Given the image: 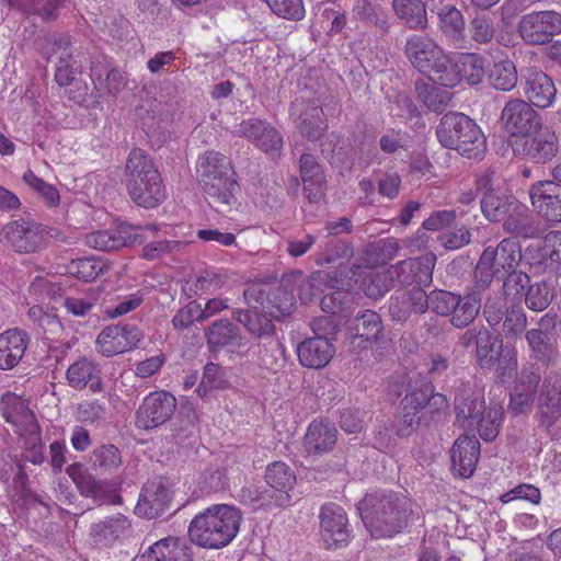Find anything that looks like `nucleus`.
<instances>
[{
    "mask_svg": "<svg viewBox=\"0 0 561 561\" xmlns=\"http://www.w3.org/2000/svg\"><path fill=\"white\" fill-rule=\"evenodd\" d=\"M391 8L401 24L414 31L428 26L426 3L423 0H392Z\"/></svg>",
    "mask_w": 561,
    "mask_h": 561,
    "instance_id": "obj_39",
    "label": "nucleus"
},
{
    "mask_svg": "<svg viewBox=\"0 0 561 561\" xmlns=\"http://www.w3.org/2000/svg\"><path fill=\"white\" fill-rule=\"evenodd\" d=\"M502 340L493 336L490 331L480 330V336L476 345V358L479 366L483 369H491L502 354Z\"/></svg>",
    "mask_w": 561,
    "mask_h": 561,
    "instance_id": "obj_45",
    "label": "nucleus"
},
{
    "mask_svg": "<svg viewBox=\"0 0 561 561\" xmlns=\"http://www.w3.org/2000/svg\"><path fill=\"white\" fill-rule=\"evenodd\" d=\"M513 151L533 163L546 164L558 154L559 138L552 129L543 128L515 140Z\"/></svg>",
    "mask_w": 561,
    "mask_h": 561,
    "instance_id": "obj_13",
    "label": "nucleus"
},
{
    "mask_svg": "<svg viewBox=\"0 0 561 561\" xmlns=\"http://www.w3.org/2000/svg\"><path fill=\"white\" fill-rule=\"evenodd\" d=\"M77 420L85 424H95L105 420L106 405L99 400H88L78 404Z\"/></svg>",
    "mask_w": 561,
    "mask_h": 561,
    "instance_id": "obj_64",
    "label": "nucleus"
},
{
    "mask_svg": "<svg viewBox=\"0 0 561 561\" xmlns=\"http://www.w3.org/2000/svg\"><path fill=\"white\" fill-rule=\"evenodd\" d=\"M243 297L251 308H263L274 319L288 316L294 310L295 295L277 280L254 282L244 289Z\"/></svg>",
    "mask_w": 561,
    "mask_h": 561,
    "instance_id": "obj_10",
    "label": "nucleus"
},
{
    "mask_svg": "<svg viewBox=\"0 0 561 561\" xmlns=\"http://www.w3.org/2000/svg\"><path fill=\"white\" fill-rule=\"evenodd\" d=\"M336 428L322 421H313L305 436V447L309 454L321 455L331 450L336 443Z\"/></svg>",
    "mask_w": 561,
    "mask_h": 561,
    "instance_id": "obj_41",
    "label": "nucleus"
},
{
    "mask_svg": "<svg viewBox=\"0 0 561 561\" xmlns=\"http://www.w3.org/2000/svg\"><path fill=\"white\" fill-rule=\"evenodd\" d=\"M299 171L304 183V192L309 202H320L327 190L322 167L312 154L304 153L299 159Z\"/></svg>",
    "mask_w": 561,
    "mask_h": 561,
    "instance_id": "obj_32",
    "label": "nucleus"
},
{
    "mask_svg": "<svg viewBox=\"0 0 561 561\" xmlns=\"http://www.w3.org/2000/svg\"><path fill=\"white\" fill-rule=\"evenodd\" d=\"M170 501V490L161 481H148L141 489L135 512L148 519L157 518L165 512Z\"/></svg>",
    "mask_w": 561,
    "mask_h": 561,
    "instance_id": "obj_27",
    "label": "nucleus"
},
{
    "mask_svg": "<svg viewBox=\"0 0 561 561\" xmlns=\"http://www.w3.org/2000/svg\"><path fill=\"white\" fill-rule=\"evenodd\" d=\"M534 210L547 221L561 222V185L554 181H539L530 186Z\"/></svg>",
    "mask_w": 561,
    "mask_h": 561,
    "instance_id": "obj_21",
    "label": "nucleus"
},
{
    "mask_svg": "<svg viewBox=\"0 0 561 561\" xmlns=\"http://www.w3.org/2000/svg\"><path fill=\"white\" fill-rule=\"evenodd\" d=\"M382 322L380 316L371 310H365L358 313L350 327L352 333L351 344L355 348L356 346H363L364 348L376 341L382 332Z\"/></svg>",
    "mask_w": 561,
    "mask_h": 561,
    "instance_id": "obj_37",
    "label": "nucleus"
},
{
    "mask_svg": "<svg viewBox=\"0 0 561 561\" xmlns=\"http://www.w3.org/2000/svg\"><path fill=\"white\" fill-rule=\"evenodd\" d=\"M241 522L240 510L227 504H216L191 520L188 536L193 543L202 548L220 549L236 538Z\"/></svg>",
    "mask_w": 561,
    "mask_h": 561,
    "instance_id": "obj_4",
    "label": "nucleus"
},
{
    "mask_svg": "<svg viewBox=\"0 0 561 561\" xmlns=\"http://www.w3.org/2000/svg\"><path fill=\"white\" fill-rule=\"evenodd\" d=\"M268 8L276 15L291 20L299 21L305 16V7L302 0H264Z\"/></svg>",
    "mask_w": 561,
    "mask_h": 561,
    "instance_id": "obj_62",
    "label": "nucleus"
},
{
    "mask_svg": "<svg viewBox=\"0 0 561 561\" xmlns=\"http://www.w3.org/2000/svg\"><path fill=\"white\" fill-rule=\"evenodd\" d=\"M552 299V289L546 282L530 285L525 294V304L534 311L545 310L551 304Z\"/></svg>",
    "mask_w": 561,
    "mask_h": 561,
    "instance_id": "obj_57",
    "label": "nucleus"
},
{
    "mask_svg": "<svg viewBox=\"0 0 561 561\" xmlns=\"http://www.w3.org/2000/svg\"><path fill=\"white\" fill-rule=\"evenodd\" d=\"M404 54L411 65L431 82L442 85L448 80V60L443 48L431 37L414 34L404 46Z\"/></svg>",
    "mask_w": 561,
    "mask_h": 561,
    "instance_id": "obj_8",
    "label": "nucleus"
},
{
    "mask_svg": "<svg viewBox=\"0 0 561 561\" xmlns=\"http://www.w3.org/2000/svg\"><path fill=\"white\" fill-rule=\"evenodd\" d=\"M457 218V213L454 209H444L433 211L422 224L421 229L417 231L419 239L427 242L424 239L426 231H439L454 224Z\"/></svg>",
    "mask_w": 561,
    "mask_h": 561,
    "instance_id": "obj_60",
    "label": "nucleus"
},
{
    "mask_svg": "<svg viewBox=\"0 0 561 561\" xmlns=\"http://www.w3.org/2000/svg\"><path fill=\"white\" fill-rule=\"evenodd\" d=\"M1 410L4 420L12 424L19 435L37 432V421L30 410L27 402L14 393H7L1 400Z\"/></svg>",
    "mask_w": 561,
    "mask_h": 561,
    "instance_id": "obj_26",
    "label": "nucleus"
},
{
    "mask_svg": "<svg viewBox=\"0 0 561 561\" xmlns=\"http://www.w3.org/2000/svg\"><path fill=\"white\" fill-rule=\"evenodd\" d=\"M520 73L527 100L539 108L551 106L557 94L552 79L537 67L524 68Z\"/></svg>",
    "mask_w": 561,
    "mask_h": 561,
    "instance_id": "obj_24",
    "label": "nucleus"
},
{
    "mask_svg": "<svg viewBox=\"0 0 561 561\" xmlns=\"http://www.w3.org/2000/svg\"><path fill=\"white\" fill-rule=\"evenodd\" d=\"M90 460L95 472L100 474H111L121 467L122 455L116 446L105 444L92 451Z\"/></svg>",
    "mask_w": 561,
    "mask_h": 561,
    "instance_id": "obj_49",
    "label": "nucleus"
},
{
    "mask_svg": "<svg viewBox=\"0 0 561 561\" xmlns=\"http://www.w3.org/2000/svg\"><path fill=\"white\" fill-rule=\"evenodd\" d=\"M538 414L546 428L561 416V374L550 371L545 376L538 394Z\"/></svg>",
    "mask_w": 561,
    "mask_h": 561,
    "instance_id": "obj_22",
    "label": "nucleus"
},
{
    "mask_svg": "<svg viewBox=\"0 0 561 561\" xmlns=\"http://www.w3.org/2000/svg\"><path fill=\"white\" fill-rule=\"evenodd\" d=\"M428 2L431 11L438 16V27L442 33L456 44L463 42L465 18L461 11L451 1L428 0Z\"/></svg>",
    "mask_w": 561,
    "mask_h": 561,
    "instance_id": "obj_31",
    "label": "nucleus"
},
{
    "mask_svg": "<svg viewBox=\"0 0 561 561\" xmlns=\"http://www.w3.org/2000/svg\"><path fill=\"white\" fill-rule=\"evenodd\" d=\"M448 80L442 81V87L453 88L460 81H466L470 85L479 84L484 77V60L473 53L458 55L455 59L448 60Z\"/></svg>",
    "mask_w": 561,
    "mask_h": 561,
    "instance_id": "obj_25",
    "label": "nucleus"
},
{
    "mask_svg": "<svg viewBox=\"0 0 561 561\" xmlns=\"http://www.w3.org/2000/svg\"><path fill=\"white\" fill-rule=\"evenodd\" d=\"M10 9L25 15H36L43 21L57 18V11L62 0H3Z\"/></svg>",
    "mask_w": 561,
    "mask_h": 561,
    "instance_id": "obj_46",
    "label": "nucleus"
},
{
    "mask_svg": "<svg viewBox=\"0 0 561 561\" xmlns=\"http://www.w3.org/2000/svg\"><path fill=\"white\" fill-rule=\"evenodd\" d=\"M435 264L436 255L426 252L421 256L401 261L396 267L397 277L403 285L428 286L433 280Z\"/></svg>",
    "mask_w": 561,
    "mask_h": 561,
    "instance_id": "obj_28",
    "label": "nucleus"
},
{
    "mask_svg": "<svg viewBox=\"0 0 561 561\" xmlns=\"http://www.w3.org/2000/svg\"><path fill=\"white\" fill-rule=\"evenodd\" d=\"M430 308V296L422 286H414L402 299L396 298L389 307L393 320L405 321L412 312L424 313Z\"/></svg>",
    "mask_w": 561,
    "mask_h": 561,
    "instance_id": "obj_40",
    "label": "nucleus"
},
{
    "mask_svg": "<svg viewBox=\"0 0 561 561\" xmlns=\"http://www.w3.org/2000/svg\"><path fill=\"white\" fill-rule=\"evenodd\" d=\"M126 170L128 194L138 206L154 208L165 199L161 175L144 150L130 151Z\"/></svg>",
    "mask_w": 561,
    "mask_h": 561,
    "instance_id": "obj_5",
    "label": "nucleus"
},
{
    "mask_svg": "<svg viewBox=\"0 0 561 561\" xmlns=\"http://www.w3.org/2000/svg\"><path fill=\"white\" fill-rule=\"evenodd\" d=\"M30 342L28 334L18 328L0 334V369L14 368L23 358Z\"/></svg>",
    "mask_w": 561,
    "mask_h": 561,
    "instance_id": "obj_34",
    "label": "nucleus"
},
{
    "mask_svg": "<svg viewBox=\"0 0 561 561\" xmlns=\"http://www.w3.org/2000/svg\"><path fill=\"white\" fill-rule=\"evenodd\" d=\"M488 79L494 89L511 91L516 87L518 81L515 64L508 58L495 61L489 71Z\"/></svg>",
    "mask_w": 561,
    "mask_h": 561,
    "instance_id": "obj_48",
    "label": "nucleus"
},
{
    "mask_svg": "<svg viewBox=\"0 0 561 561\" xmlns=\"http://www.w3.org/2000/svg\"><path fill=\"white\" fill-rule=\"evenodd\" d=\"M520 259V248H485L474 271L477 284L485 287L500 272H513Z\"/></svg>",
    "mask_w": 561,
    "mask_h": 561,
    "instance_id": "obj_12",
    "label": "nucleus"
},
{
    "mask_svg": "<svg viewBox=\"0 0 561 561\" xmlns=\"http://www.w3.org/2000/svg\"><path fill=\"white\" fill-rule=\"evenodd\" d=\"M207 346L216 353L228 346L239 348L247 345V340L241 335L239 328L228 319L215 320L205 331Z\"/></svg>",
    "mask_w": 561,
    "mask_h": 561,
    "instance_id": "obj_33",
    "label": "nucleus"
},
{
    "mask_svg": "<svg viewBox=\"0 0 561 561\" xmlns=\"http://www.w3.org/2000/svg\"><path fill=\"white\" fill-rule=\"evenodd\" d=\"M501 122L513 136L523 137L541 127V117L531 105L522 99H511L502 110Z\"/></svg>",
    "mask_w": 561,
    "mask_h": 561,
    "instance_id": "obj_18",
    "label": "nucleus"
},
{
    "mask_svg": "<svg viewBox=\"0 0 561 561\" xmlns=\"http://www.w3.org/2000/svg\"><path fill=\"white\" fill-rule=\"evenodd\" d=\"M176 399L167 391L149 393L136 412V425L141 430H150L165 423L173 415Z\"/></svg>",
    "mask_w": 561,
    "mask_h": 561,
    "instance_id": "obj_15",
    "label": "nucleus"
},
{
    "mask_svg": "<svg viewBox=\"0 0 561 561\" xmlns=\"http://www.w3.org/2000/svg\"><path fill=\"white\" fill-rule=\"evenodd\" d=\"M23 181L45 201L46 205L51 207L59 204L60 196L56 187L44 182L33 171H26Z\"/></svg>",
    "mask_w": 561,
    "mask_h": 561,
    "instance_id": "obj_61",
    "label": "nucleus"
},
{
    "mask_svg": "<svg viewBox=\"0 0 561 561\" xmlns=\"http://www.w3.org/2000/svg\"><path fill=\"white\" fill-rule=\"evenodd\" d=\"M67 474L77 485L81 495L93 499L99 504H119L121 496L108 490L104 481L98 480L87 472L80 463H71L66 468Z\"/></svg>",
    "mask_w": 561,
    "mask_h": 561,
    "instance_id": "obj_23",
    "label": "nucleus"
},
{
    "mask_svg": "<svg viewBox=\"0 0 561 561\" xmlns=\"http://www.w3.org/2000/svg\"><path fill=\"white\" fill-rule=\"evenodd\" d=\"M456 423L463 430L478 431L485 442H492L500 432L503 408L500 404L486 407L481 389L461 382L455 396Z\"/></svg>",
    "mask_w": 561,
    "mask_h": 561,
    "instance_id": "obj_3",
    "label": "nucleus"
},
{
    "mask_svg": "<svg viewBox=\"0 0 561 561\" xmlns=\"http://www.w3.org/2000/svg\"><path fill=\"white\" fill-rule=\"evenodd\" d=\"M517 208V205L502 201L493 192H486L481 199V210L490 221H501L511 215V210L516 211Z\"/></svg>",
    "mask_w": 561,
    "mask_h": 561,
    "instance_id": "obj_55",
    "label": "nucleus"
},
{
    "mask_svg": "<svg viewBox=\"0 0 561 561\" xmlns=\"http://www.w3.org/2000/svg\"><path fill=\"white\" fill-rule=\"evenodd\" d=\"M525 337L530 350V357L546 365L554 358V351L546 332L540 329H530L526 332Z\"/></svg>",
    "mask_w": 561,
    "mask_h": 561,
    "instance_id": "obj_52",
    "label": "nucleus"
},
{
    "mask_svg": "<svg viewBox=\"0 0 561 561\" xmlns=\"http://www.w3.org/2000/svg\"><path fill=\"white\" fill-rule=\"evenodd\" d=\"M232 318L257 342L276 336V329L272 317L263 311V308L234 309Z\"/></svg>",
    "mask_w": 561,
    "mask_h": 561,
    "instance_id": "obj_30",
    "label": "nucleus"
},
{
    "mask_svg": "<svg viewBox=\"0 0 561 561\" xmlns=\"http://www.w3.org/2000/svg\"><path fill=\"white\" fill-rule=\"evenodd\" d=\"M415 91L417 99L432 112L442 113L451 101V93L444 88L436 87L434 82L417 80Z\"/></svg>",
    "mask_w": 561,
    "mask_h": 561,
    "instance_id": "obj_44",
    "label": "nucleus"
},
{
    "mask_svg": "<svg viewBox=\"0 0 561 561\" xmlns=\"http://www.w3.org/2000/svg\"><path fill=\"white\" fill-rule=\"evenodd\" d=\"M255 347L257 348L256 362L260 367L274 374L285 367L286 351L279 339L273 336L266 341L257 342Z\"/></svg>",
    "mask_w": 561,
    "mask_h": 561,
    "instance_id": "obj_43",
    "label": "nucleus"
},
{
    "mask_svg": "<svg viewBox=\"0 0 561 561\" xmlns=\"http://www.w3.org/2000/svg\"><path fill=\"white\" fill-rule=\"evenodd\" d=\"M129 530L128 518L118 513L92 524L90 537L96 546L111 547L115 541L126 537Z\"/></svg>",
    "mask_w": 561,
    "mask_h": 561,
    "instance_id": "obj_36",
    "label": "nucleus"
},
{
    "mask_svg": "<svg viewBox=\"0 0 561 561\" xmlns=\"http://www.w3.org/2000/svg\"><path fill=\"white\" fill-rule=\"evenodd\" d=\"M50 44L51 55L57 56L55 80L60 87L69 85L77 70L71 39L68 35H56L51 37Z\"/></svg>",
    "mask_w": 561,
    "mask_h": 561,
    "instance_id": "obj_35",
    "label": "nucleus"
},
{
    "mask_svg": "<svg viewBox=\"0 0 561 561\" xmlns=\"http://www.w3.org/2000/svg\"><path fill=\"white\" fill-rule=\"evenodd\" d=\"M290 117L300 135L309 141L320 139L328 128L322 107L314 100L296 99L290 106Z\"/></svg>",
    "mask_w": 561,
    "mask_h": 561,
    "instance_id": "obj_19",
    "label": "nucleus"
},
{
    "mask_svg": "<svg viewBox=\"0 0 561 561\" xmlns=\"http://www.w3.org/2000/svg\"><path fill=\"white\" fill-rule=\"evenodd\" d=\"M397 248H330L321 260L320 264H335L339 271L336 276L330 279L332 290L325 294L321 299V309L328 313H342L351 308L355 301L356 285L363 278V288L366 296L377 299L388 290L385 284L380 285L381 277L376 275L369 279L371 283L366 285L368 275L365 270L375 268L392 260Z\"/></svg>",
    "mask_w": 561,
    "mask_h": 561,
    "instance_id": "obj_1",
    "label": "nucleus"
},
{
    "mask_svg": "<svg viewBox=\"0 0 561 561\" xmlns=\"http://www.w3.org/2000/svg\"><path fill=\"white\" fill-rule=\"evenodd\" d=\"M440 145L454 149L468 159L481 160L486 150V140L480 127L469 116L449 112L436 127Z\"/></svg>",
    "mask_w": 561,
    "mask_h": 561,
    "instance_id": "obj_6",
    "label": "nucleus"
},
{
    "mask_svg": "<svg viewBox=\"0 0 561 561\" xmlns=\"http://www.w3.org/2000/svg\"><path fill=\"white\" fill-rule=\"evenodd\" d=\"M320 534L327 549H339L347 545L351 538L348 518L337 504L329 503L321 507Z\"/></svg>",
    "mask_w": 561,
    "mask_h": 561,
    "instance_id": "obj_17",
    "label": "nucleus"
},
{
    "mask_svg": "<svg viewBox=\"0 0 561 561\" xmlns=\"http://www.w3.org/2000/svg\"><path fill=\"white\" fill-rule=\"evenodd\" d=\"M91 77L96 87L99 85L114 96L122 92L127 83L126 78L118 69L108 68L100 62L91 67Z\"/></svg>",
    "mask_w": 561,
    "mask_h": 561,
    "instance_id": "obj_47",
    "label": "nucleus"
},
{
    "mask_svg": "<svg viewBox=\"0 0 561 561\" xmlns=\"http://www.w3.org/2000/svg\"><path fill=\"white\" fill-rule=\"evenodd\" d=\"M228 381L225 378V370L215 363H207L204 367L202 380L196 389L201 398H207L214 389H225Z\"/></svg>",
    "mask_w": 561,
    "mask_h": 561,
    "instance_id": "obj_56",
    "label": "nucleus"
},
{
    "mask_svg": "<svg viewBox=\"0 0 561 561\" xmlns=\"http://www.w3.org/2000/svg\"><path fill=\"white\" fill-rule=\"evenodd\" d=\"M138 561H193L192 549L178 538H163L145 551Z\"/></svg>",
    "mask_w": 561,
    "mask_h": 561,
    "instance_id": "obj_38",
    "label": "nucleus"
},
{
    "mask_svg": "<svg viewBox=\"0 0 561 561\" xmlns=\"http://www.w3.org/2000/svg\"><path fill=\"white\" fill-rule=\"evenodd\" d=\"M480 456V443L476 435L459 436L450 451L451 468L462 478L473 474Z\"/></svg>",
    "mask_w": 561,
    "mask_h": 561,
    "instance_id": "obj_29",
    "label": "nucleus"
},
{
    "mask_svg": "<svg viewBox=\"0 0 561 561\" xmlns=\"http://www.w3.org/2000/svg\"><path fill=\"white\" fill-rule=\"evenodd\" d=\"M411 501L392 490L368 492L358 503L364 525L374 538H391L402 533L412 514Z\"/></svg>",
    "mask_w": 561,
    "mask_h": 561,
    "instance_id": "obj_2",
    "label": "nucleus"
},
{
    "mask_svg": "<svg viewBox=\"0 0 561 561\" xmlns=\"http://www.w3.org/2000/svg\"><path fill=\"white\" fill-rule=\"evenodd\" d=\"M504 228L508 233L523 240L542 239L545 241L547 234L545 230L540 229L539 225H535L528 217L510 215L504 222Z\"/></svg>",
    "mask_w": 561,
    "mask_h": 561,
    "instance_id": "obj_54",
    "label": "nucleus"
},
{
    "mask_svg": "<svg viewBox=\"0 0 561 561\" xmlns=\"http://www.w3.org/2000/svg\"><path fill=\"white\" fill-rule=\"evenodd\" d=\"M88 245H106L113 242L114 245H135L146 243V245H187L194 242L170 241L160 237V229L154 225L145 227L121 224L114 230L96 231L87 236Z\"/></svg>",
    "mask_w": 561,
    "mask_h": 561,
    "instance_id": "obj_9",
    "label": "nucleus"
},
{
    "mask_svg": "<svg viewBox=\"0 0 561 561\" xmlns=\"http://www.w3.org/2000/svg\"><path fill=\"white\" fill-rule=\"evenodd\" d=\"M241 496L243 501L250 502L255 507H262L266 511L285 507L290 503V494L268 485L264 489L256 486L243 489Z\"/></svg>",
    "mask_w": 561,
    "mask_h": 561,
    "instance_id": "obj_42",
    "label": "nucleus"
},
{
    "mask_svg": "<svg viewBox=\"0 0 561 561\" xmlns=\"http://www.w3.org/2000/svg\"><path fill=\"white\" fill-rule=\"evenodd\" d=\"M469 32L476 43L489 44L495 34L493 20L488 14H479L471 20Z\"/></svg>",
    "mask_w": 561,
    "mask_h": 561,
    "instance_id": "obj_63",
    "label": "nucleus"
},
{
    "mask_svg": "<svg viewBox=\"0 0 561 561\" xmlns=\"http://www.w3.org/2000/svg\"><path fill=\"white\" fill-rule=\"evenodd\" d=\"M353 13L357 20L365 21L381 31L389 30V18L376 0H356Z\"/></svg>",
    "mask_w": 561,
    "mask_h": 561,
    "instance_id": "obj_50",
    "label": "nucleus"
},
{
    "mask_svg": "<svg viewBox=\"0 0 561 561\" xmlns=\"http://www.w3.org/2000/svg\"><path fill=\"white\" fill-rule=\"evenodd\" d=\"M517 32L527 45L548 44L561 34V13L545 10L524 14L518 21Z\"/></svg>",
    "mask_w": 561,
    "mask_h": 561,
    "instance_id": "obj_11",
    "label": "nucleus"
},
{
    "mask_svg": "<svg viewBox=\"0 0 561 561\" xmlns=\"http://www.w3.org/2000/svg\"><path fill=\"white\" fill-rule=\"evenodd\" d=\"M199 183L215 207L229 206L234 203L239 185L228 158L216 151H208L199 158Z\"/></svg>",
    "mask_w": 561,
    "mask_h": 561,
    "instance_id": "obj_7",
    "label": "nucleus"
},
{
    "mask_svg": "<svg viewBox=\"0 0 561 561\" xmlns=\"http://www.w3.org/2000/svg\"><path fill=\"white\" fill-rule=\"evenodd\" d=\"M141 337L142 333L136 325H108L99 333L95 347L102 356L112 357L136 348Z\"/></svg>",
    "mask_w": 561,
    "mask_h": 561,
    "instance_id": "obj_16",
    "label": "nucleus"
},
{
    "mask_svg": "<svg viewBox=\"0 0 561 561\" xmlns=\"http://www.w3.org/2000/svg\"><path fill=\"white\" fill-rule=\"evenodd\" d=\"M480 309L479 302L473 297L458 296V304L451 311V323L456 328L467 327L478 314Z\"/></svg>",
    "mask_w": 561,
    "mask_h": 561,
    "instance_id": "obj_59",
    "label": "nucleus"
},
{
    "mask_svg": "<svg viewBox=\"0 0 561 561\" xmlns=\"http://www.w3.org/2000/svg\"><path fill=\"white\" fill-rule=\"evenodd\" d=\"M100 299V291L90 288L83 297H66L64 307L67 312L75 317H85Z\"/></svg>",
    "mask_w": 561,
    "mask_h": 561,
    "instance_id": "obj_58",
    "label": "nucleus"
},
{
    "mask_svg": "<svg viewBox=\"0 0 561 561\" xmlns=\"http://www.w3.org/2000/svg\"><path fill=\"white\" fill-rule=\"evenodd\" d=\"M35 221L20 218L18 220L8 222L3 226L0 232V242L18 243L25 241L35 243L34 238Z\"/></svg>",
    "mask_w": 561,
    "mask_h": 561,
    "instance_id": "obj_53",
    "label": "nucleus"
},
{
    "mask_svg": "<svg viewBox=\"0 0 561 561\" xmlns=\"http://www.w3.org/2000/svg\"><path fill=\"white\" fill-rule=\"evenodd\" d=\"M66 380L78 391L89 388L92 393H100L105 389L102 366L87 356H80L69 365Z\"/></svg>",
    "mask_w": 561,
    "mask_h": 561,
    "instance_id": "obj_20",
    "label": "nucleus"
},
{
    "mask_svg": "<svg viewBox=\"0 0 561 561\" xmlns=\"http://www.w3.org/2000/svg\"><path fill=\"white\" fill-rule=\"evenodd\" d=\"M327 324H331L330 317L314 320L312 329L317 333V336L306 339L298 344V359L304 367L319 369L327 366L332 359L334 354L333 344L329 339L320 336L318 333L324 330Z\"/></svg>",
    "mask_w": 561,
    "mask_h": 561,
    "instance_id": "obj_14",
    "label": "nucleus"
},
{
    "mask_svg": "<svg viewBox=\"0 0 561 561\" xmlns=\"http://www.w3.org/2000/svg\"><path fill=\"white\" fill-rule=\"evenodd\" d=\"M265 481L268 486L289 494L296 484V474L285 462L275 461L267 466L265 470Z\"/></svg>",
    "mask_w": 561,
    "mask_h": 561,
    "instance_id": "obj_51",
    "label": "nucleus"
}]
</instances>
